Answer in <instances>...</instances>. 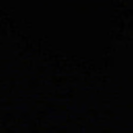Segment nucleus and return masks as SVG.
Segmentation results:
<instances>
[{"instance_id": "obj_2", "label": "nucleus", "mask_w": 133, "mask_h": 133, "mask_svg": "<svg viewBox=\"0 0 133 133\" xmlns=\"http://www.w3.org/2000/svg\"><path fill=\"white\" fill-rule=\"evenodd\" d=\"M109 117V116L108 115H106L105 116L106 118H108Z\"/></svg>"}, {"instance_id": "obj_4", "label": "nucleus", "mask_w": 133, "mask_h": 133, "mask_svg": "<svg viewBox=\"0 0 133 133\" xmlns=\"http://www.w3.org/2000/svg\"><path fill=\"white\" fill-rule=\"evenodd\" d=\"M105 107H110V106L109 105H105Z\"/></svg>"}, {"instance_id": "obj_1", "label": "nucleus", "mask_w": 133, "mask_h": 133, "mask_svg": "<svg viewBox=\"0 0 133 133\" xmlns=\"http://www.w3.org/2000/svg\"><path fill=\"white\" fill-rule=\"evenodd\" d=\"M110 7L109 6V5L105 6L104 8V9L105 13L106 18V20H107L108 19V15L109 14V12L110 11Z\"/></svg>"}, {"instance_id": "obj_3", "label": "nucleus", "mask_w": 133, "mask_h": 133, "mask_svg": "<svg viewBox=\"0 0 133 133\" xmlns=\"http://www.w3.org/2000/svg\"><path fill=\"white\" fill-rule=\"evenodd\" d=\"M105 125L106 126H108V125H109V123H106L105 124Z\"/></svg>"}, {"instance_id": "obj_6", "label": "nucleus", "mask_w": 133, "mask_h": 133, "mask_svg": "<svg viewBox=\"0 0 133 133\" xmlns=\"http://www.w3.org/2000/svg\"><path fill=\"white\" fill-rule=\"evenodd\" d=\"M107 89H108V88H107V87H106L105 88V89L106 90H107Z\"/></svg>"}, {"instance_id": "obj_5", "label": "nucleus", "mask_w": 133, "mask_h": 133, "mask_svg": "<svg viewBox=\"0 0 133 133\" xmlns=\"http://www.w3.org/2000/svg\"><path fill=\"white\" fill-rule=\"evenodd\" d=\"M108 79L109 80V81H110V78H108Z\"/></svg>"}]
</instances>
